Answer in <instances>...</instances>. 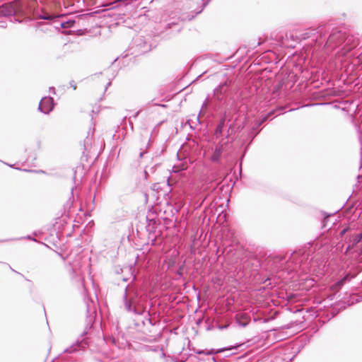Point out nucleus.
Returning a JSON list of instances; mask_svg holds the SVG:
<instances>
[{"mask_svg": "<svg viewBox=\"0 0 362 362\" xmlns=\"http://www.w3.org/2000/svg\"><path fill=\"white\" fill-rule=\"evenodd\" d=\"M360 255H362V246H361V248L360 250Z\"/></svg>", "mask_w": 362, "mask_h": 362, "instance_id": "obj_33", "label": "nucleus"}, {"mask_svg": "<svg viewBox=\"0 0 362 362\" xmlns=\"http://www.w3.org/2000/svg\"><path fill=\"white\" fill-rule=\"evenodd\" d=\"M345 241L348 243V246L346 250V252L349 250L354 249L360 242V238L356 234H350L346 237Z\"/></svg>", "mask_w": 362, "mask_h": 362, "instance_id": "obj_8", "label": "nucleus"}, {"mask_svg": "<svg viewBox=\"0 0 362 362\" xmlns=\"http://www.w3.org/2000/svg\"><path fill=\"white\" fill-rule=\"evenodd\" d=\"M350 230V227L349 226H346L344 228H343L340 232H339V237L340 238H343V236L348 232Z\"/></svg>", "mask_w": 362, "mask_h": 362, "instance_id": "obj_16", "label": "nucleus"}, {"mask_svg": "<svg viewBox=\"0 0 362 362\" xmlns=\"http://www.w3.org/2000/svg\"><path fill=\"white\" fill-rule=\"evenodd\" d=\"M40 18L43 19V20H50L51 16L49 14H44V15H40Z\"/></svg>", "mask_w": 362, "mask_h": 362, "instance_id": "obj_17", "label": "nucleus"}, {"mask_svg": "<svg viewBox=\"0 0 362 362\" xmlns=\"http://www.w3.org/2000/svg\"><path fill=\"white\" fill-rule=\"evenodd\" d=\"M227 327H228V325H226V326H221V327H220L219 328H220L221 329H224V328H226Z\"/></svg>", "mask_w": 362, "mask_h": 362, "instance_id": "obj_28", "label": "nucleus"}, {"mask_svg": "<svg viewBox=\"0 0 362 362\" xmlns=\"http://www.w3.org/2000/svg\"><path fill=\"white\" fill-rule=\"evenodd\" d=\"M228 91V84L227 82H224L214 89V95L217 100L222 102L226 98Z\"/></svg>", "mask_w": 362, "mask_h": 362, "instance_id": "obj_5", "label": "nucleus"}, {"mask_svg": "<svg viewBox=\"0 0 362 362\" xmlns=\"http://www.w3.org/2000/svg\"><path fill=\"white\" fill-rule=\"evenodd\" d=\"M226 121V114L225 112L223 114V115L222 116V117L221 118V119L215 129L214 134L216 138H218L219 136L223 135Z\"/></svg>", "mask_w": 362, "mask_h": 362, "instance_id": "obj_9", "label": "nucleus"}, {"mask_svg": "<svg viewBox=\"0 0 362 362\" xmlns=\"http://www.w3.org/2000/svg\"><path fill=\"white\" fill-rule=\"evenodd\" d=\"M139 113V112H136L134 114V118H136V117L138 116Z\"/></svg>", "mask_w": 362, "mask_h": 362, "instance_id": "obj_26", "label": "nucleus"}, {"mask_svg": "<svg viewBox=\"0 0 362 362\" xmlns=\"http://www.w3.org/2000/svg\"><path fill=\"white\" fill-rule=\"evenodd\" d=\"M54 109V99L52 97H44L41 99L38 110L44 114H49Z\"/></svg>", "mask_w": 362, "mask_h": 362, "instance_id": "obj_4", "label": "nucleus"}, {"mask_svg": "<svg viewBox=\"0 0 362 362\" xmlns=\"http://www.w3.org/2000/svg\"><path fill=\"white\" fill-rule=\"evenodd\" d=\"M230 128H231V124H230L229 127H228V131H227V133H226V139H228L229 136H230L229 130H230Z\"/></svg>", "mask_w": 362, "mask_h": 362, "instance_id": "obj_20", "label": "nucleus"}, {"mask_svg": "<svg viewBox=\"0 0 362 362\" xmlns=\"http://www.w3.org/2000/svg\"><path fill=\"white\" fill-rule=\"evenodd\" d=\"M208 105H209V99L206 98L202 104V109L200 110L199 114H201L202 112H205L206 111ZM199 116H200V115H199L197 117V120L199 122H200Z\"/></svg>", "mask_w": 362, "mask_h": 362, "instance_id": "obj_15", "label": "nucleus"}, {"mask_svg": "<svg viewBox=\"0 0 362 362\" xmlns=\"http://www.w3.org/2000/svg\"><path fill=\"white\" fill-rule=\"evenodd\" d=\"M50 90L51 91H53V93L55 91V88L54 87L50 88Z\"/></svg>", "mask_w": 362, "mask_h": 362, "instance_id": "obj_31", "label": "nucleus"}, {"mask_svg": "<svg viewBox=\"0 0 362 362\" xmlns=\"http://www.w3.org/2000/svg\"><path fill=\"white\" fill-rule=\"evenodd\" d=\"M272 114V112L269 113L268 115L263 117L260 120L255 122V123L253 125V130L257 129L259 128V127L265 122L268 117Z\"/></svg>", "mask_w": 362, "mask_h": 362, "instance_id": "obj_13", "label": "nucleus"}, {"mask_svg": "<svg viewBox=\"0 0 362 362\" xmlns=\"http://www.w3.org/2000/svg\"><path fill=\"white\" fill-rule=\"evenodd\" d=\"M254 320H255V322H257V321H259H259L262 320V319L259 318V317H257V318H255Z\"/></svg>", "mask_w": 362, "mask_h": 362, "instance_id": "obj_25", "label": "nucleus"}, {"mask_svg": "<svg viewBox=\"0 0 362 362\" xmlns=\"http://www.w3.org/2000/svg\"><path fill=\"white\" fill-rule=\"evenodd\" d=\"M148 321L152 325H154V324L152 322V320L151 318H148Z\"/></svg>", "mask_w": 362, "mask_h": 362, "instance_id": "obj_29", "label": "nucleus"}, {"mask_svg": "<svg viewBox=\"0 0 362 362\" xmlns=\"http://www.w3.org/2000/svg\"><path fill=\"white\" fill-rule=\"evenodd\" d=\"M111 85V82H108L106 87H105V90H107V87L110 86Z\"/></svg>", "mask_w": 362, "mask_h": 362, "instance_id": "obj_24", "label": "nucleus"}, {"mask_svg": "<svg viewBox=\"0 0 362 362\" xmlns=\"http://www.w3.org/2000/svg\"><path fill=\"white\" fill-rule=\"evenodd\" d=\"M358 40L354 35H348L343 28H332L328 38L325 41V47L330 52L343 45L341 49L337 52L340 57H346L349 52L356 47Z\"/></svg>", "mask_w": 362, "mask_h": 362, "instance_id": "obj_2", "label": "nucleus"}, {"mask_svg": "<svg viewBox=\"0 0 362 362\" xmlns=\"http://www.w3.org/2000/svg\"><path fill=\"white\" fill-rule=\"evenodd\" d=\"M228 144V141L223 142L222 139L214 148V153L211 157V160L214 163H218L220 160L222 153L223 152L224 146Z\"/></svg>", "mask_w": 362, "mask_h": 362, "instance_id": "obj_6", "label": "nucleus"}, {"mask_svg": "<svg viewBox=\"0 0 362 362\" xmlns=\"http://www.w3.org/2000/svg\"><path fill=\"white\" fill-rule=\"evenodd\" d=\"M146 152L144 151H142L139 153V158H142L144 156V155L145 154Z\"/></svg>", "mask_w": 362, "mask_h": 362, "instance_id": "obj_23", "label": "nucleus"}, {"mask_svg": "<svg viewBox=\"0 0 362 362\" xmlns=\"http://www.w3.org/2000/svg\"><path fill=\"white\" fill-rule=\"evenodd\" d=\"M129 124H130V127H132V129H133V124L131 122H129Z\"/></svg>", "mask_w": 362, "mask_h": 362, "instance_id": "obj_32", "label": "nucleus"}, {"mask_svg": "<svg viewBox=\"0 0 362 362\" xmlns=\"http://www.w3.org/2000/svg\"><path fill=\"white\" fill-rule=\"evenodd\" d=\"M352 276H350V274H347L345 275L341 279L338 281L334 285V287L335 289H339L341 288L346 281H349Z\"/></svg>", "mask_w": 362, "mask_h": 362, "instance_id": "obj_12", "label": "nucleus"}, {"mask_svg": "<svg viewBox=\"0 0 362 362\" xmlns=\"http://www.w3.org/2000/svg\"><path fill=\"white\" fill-rule=\"evenodd\" d=\"M356 235L360 238V240L362 241V230L361 232L358 234H356Z\"/></svg>", "mask_w": 362, "mask_h": 362, "instance_id": "obj_21", "label": "nucleus"}, {"mask_svg": "<svg viewBox=\"0 0 362 362\" xmlns=\"http://www.w3.org/2000/svg\"><path fill=\"white\" fill-rule=\"evenodd\" d=\"M15 13V9L11 4H3L0 6V16H10Z\"/></svg>", "mask_w": 362, "mask_h": 362, "instance_id": "obj_10", "label": "nucleus"}, {"mask_svg": "<svg viewBox=\"0 0 362 362\" xmlns=\"http://www.w3.org/2000/svg\"><path fill=\"white\" fill-rule=\"evenodd\" d=\"M358 129H362V120H361V124H359V126H358Z\"/></svg>", "mask_w": 362, "mask_h": 362, "instance_id": "obj_27", "label": "nucleus"}, {"mask_svg": "<svg viewBox=\"0 0 362 362\" xmlns=\"http://www.w3.org/2000/svg\"><path fill=\"white\" fill-rule=\"evenodd\" d=\"M69 84H70V86L74 88V90L76 89V85L74 81H71L69 82Z\"/></svg>", "mask_w": 362, "mask_h": 362, "instance_id": "obj_19", "label": "nucleus"}, {"mask_svg": "<svg viewBox=\"0 0 362 362\" xmlns=\"http://www.w3.org/2000/svg\"><path fill=\"white\" fill-rule=\"evenodd\" d=\"M26 239H28V240H33V241H36V239L33 238L30 235H28V236L26 237Z\"/></svg>", "mask_w": 362, "mask_h": 362, "instance_id": "obj_22", "label": "nucleus"}, {"mask_svg": "<svg viewBox=\"0 0 362 362\" xmlns=\"http://www.w3.org/2000/svg\"><path fill=\"white\" fill-rule=\"evenodd\" d=\"M50 90L51 91H53V93L55 91V88L54 87L50 88Z\"/></svg>", "mask_w": 362, "mask_h": 362, "instance_id": "obj_30", "label": "nucleus"}, {"mask_svg": "<svg viewBox=\"0 0 362 362\" xmlns=\"http://www.w3.org/2000/svg\"><path fill=\"white\" fill-rule=\"evenodd\" d=\"M135 280L136 276H134L132 281L125 286L121 308L129 314L141 315L146 309L147 296L139 291Z\"/></svg>", "mask_w": 362, "mask_h": 362, "instance_id": "obj_1", "label": "nucleus"}, {"mask_svg": "<svg viewBox=\"0 0 362 362\" xmlns=\"http://www.w3.org/2000/svg\"><path fill=\"white\" fill-rule=\"evenodd\" d=\"M327 30H329V28L327 29V27L325 25L320 26L318 28L317 33H319V37L316 39L317 43H318L319 45H321L325 41H326L325 40H326V33Z\"/></svg>", "mask_w": 362, "mask_h": 362, "instance_id": "obj_11", "label": "nucleus"}, {"mask_svg": "<svg viewBox=\"0 0 362 362\" xmlns=\"http://www.w3.org/2000/svg\"><path fill=\"white\" fill-rule=\"evenodd\" d=\"M235 318L236 323L242 327H245L251 320L250 315L244 312L238 313Z\"/></svg>", "mask_w": 362, "mask_h": 362, "instance_id": "obj_7", "label": "nucleus"}, {"mask_svg": "<svg viewBox=\"0 0 362 362\" xmlns=\"http://www.w3.org/2000/svg\"><path fill=\"white\" fill-rule=\"evenodd\" d=\"M204 2H203V4H202V8L198 11L197 13H201V11L203 10V8L209 4V2L211 1V0H207L206 1H204V0H202Z\"/></svg>", "mask_w": 362, "mask_h": 362, "instance_id": "obj_18", "label": "nucleus"}, {"mask_svg": "<svg viewBox=\"0 0 362 362\" xmlns=\"http://www.w3.org/2000/svg\"><path fill=\"white\" fill-rule=\"evenodd\" d=\"M91 323H92V317H90L88 319V322L87 324V326L86 327V329L81 333L79 338L77 339L75 343H74L71 346L64 349V353H69L71 354L74 352L77 351L78 350H82L86 348L88 345V339L84 338V337L87 334L88 329H90L91 327Z\"/></svg>", "mask_w": 362, "mask_h": 362, "instance_id": "obj_3", "label": "nucleus"}, {"mask_svg": "<svg viewBox=\"0 0 362 362\" xmlns=\"http://www.w3.org/2000/svg\"><path fill=\"white\" fill-rule=\"evenodd\" d=\"M260 129L258 128L257 129L253 130V127L251 129V130L248 133V137L250 139V142L252 141V140L255 139V137L259 133Z\"/></svg>", "mask_w": 362, "mask_h": 362, "instance_id": "obj_14", "label": "nucleus"}, {"mask_svg": "<svg viewBox=\"0 0 362 362\" xmlns=\"http://www.w3.org/2000/svg\"><path fill=\"white\" fill-rule=\"evenodd\" d=\"M127 281V278H124L123 279V281Z\"/></svg>", "mask_w": 362, "mask_h": 362, "instance_id": "obj_34", "label": "nucleus"}]
</instances>
